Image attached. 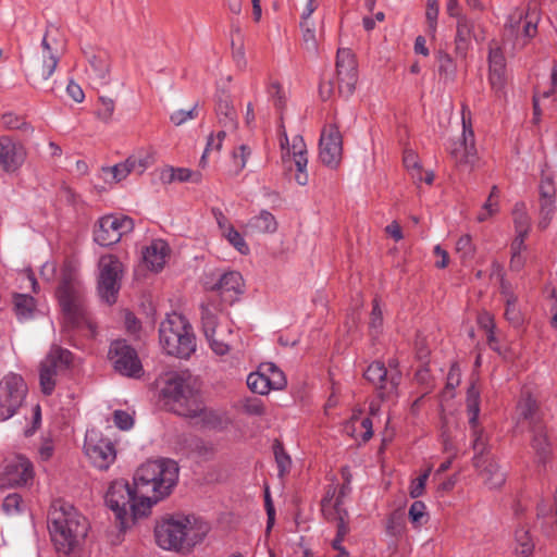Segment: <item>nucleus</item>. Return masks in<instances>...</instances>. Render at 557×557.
Here are the masks:
<instances>
[{"mask_svg": "<svg viewBox=\"0 0 557 557\" xmlns=\"http://www.w3.org/2000/svg\"><path fill=\"white\" fill-rule=\"evenodd\" d=\"M87 519L77 509L61 500H55L48 513V530L59 553L69 555L84 540L88 532Z\"/></svg>", "mask_w": 557, "mask_h": 557, "instance_id": "obj_1", "label": "nucleus"}, {"mask_svg": "<svg viewBox=\"0 0 557 557\" xmlns=\"http://www.w3.org/2000/svg\"><path fill=\"white\" fill-rule=\"evenodd\" d=\"M106 504L114 512L117 528L122 532L136 520L148 516L151 509V499L126 480L111 483L106 494Z\"/></svg>", "mask_w": 557, "mask_h": 557, "instance_id": "obj_2", "label": "nucleus"}, {"mask_svg": "<svg viewBox=\"0 0 557 557\" xmlns=\"http://www.w3.org/2000/svg\"><path fill=\"white\" fill-rule=\"evenodd\" d=\"M180 468L170 458L148 460L134 474V484L151 499V506L168 497L178 481Z\"/></svg>", "mask_w": 557, "mask_h": 557, "instance_id": "obj_3", "label": "nucleus"}, {"mask_svg": "<svg viewBox=\"0 0 557 557\" xmlns=\"http://www.w3.org/2000/svg\"><path fill=\"white\" fill-rule=\"evenodd\" d=\"M57 296L65 323L69 326L79 327L87 323L84 288L77 277L75 268L70 262L62 268Z\"/></svg>", "mask_w": 557, "mask_h": 557, "instance_id": "obj_4", "label": "nucleus"}, {"mask_svg": "<svg viewBox=\"0 0 557 557\" xmlns=\"http://www.w3.org/2000/svg\"><path fill=\"white\" fill-rule=\"evenodd\" d=\"M160 397L164 406L176 414L195 412L189 408L199 398L198 381L188 371L170 373L160 389Z\"/></svg>", "mask_w": 557, "mask_h": 557, "instance_id": "obj_5", "label": "nucleus"}, {"mask_svg": "<svg viewBox=\"0 0 557 557\" xmlns=\"http://www.w3.org/2000/svg\"><path fill=\"white\" fill-rule=\"evenodd\" d=\"M159 338L163 350L170 356L186 359L196 350L193 326L184 315L175 312L161 322Z\"/></svg>", "mask_w": 557, "mask_h": 557, "instance_id": "obj_6", "label": "nucleus"}, {"mask_svg": "<svg viewBox=\"0 0 557 557\" xmlns=\"http://www.w3.org/2000/svg\"><path fill=\"white\" fill-rule=\"evenodd\" d=\"M207 531V527L194 530L188 518H170L156 525L154 536L161 548L180 550L201 542Z\"/></svg>", "mask_w": 557, "mask_h": 557, "instance_id": "obj_7", "label": "nucleus"}, {"mask_svg": "<svg viewBox=\"0 0 557 557\" xmlns=\"http://www.w3.org/2000/svg\"><path fill=\"white\" fill-rule=\"evenodd\" d=\"M73 361V354L60 346H52L46 358L40 362L39 383L41 392L49 396L55 387V376L65 373Z\"/></svg>", "mask_w": 557, "mask_h": 557, "instance_id": "obj_8", "label": "nucleus"}, {"mask_svg": "<svg viewBox=\"0 0 557 557\" xmlns=\"http://www.w3.org/2000/svg\"><path fill=\"white\" fill-rule=\"evenodd\" d=\"M123 264L113 255L102 256L99 260L98 294L108 305L116 302L121 289Z\"/></svg>", "mask_w": 557, "mask_h": 557, "instance_id": "obj_9", "label": "nucleus"}, {"mask_svg": "<svg viewBox=\"0 0 557 557\" xmlns=\"http://www.w3.org/2000/svg\"><path fill=\"white\" fill-rule=\"evenodd\" d=\"M28 388L24 379L9 373L0 381V421L12 418L22 407Z\"/></svg>", "mask_w": 557, "mask_h": 557, "instance_id": "obj_10", "label": "nucleus"}, {"mask_svg": "<svg viewBox=\"0 0 557 557\" xmlns=\"http://www.w3.org/2000/svg\"><path fill=\"white\" fill-rule=\"evenodd\" d=\"M109 359L114 370L121 375L139 379L144 373L136 349L126 339H116L111 343Z\"/></svg>", "mask_w": 557, "mask_h": 557, "instance_id": "obj_11", "label": "nucleus"}, {"mask_svg": "<svg viewBox=\"0 0 557 557\" xmlns=\"http://www.w3.org/2000/svg\"><path fill=\"white\" fill-rule=\"evenodd\" d=\"M133 228L134 222L129 216L104 215L95 225L94 240L102 247H109L119 243Z\"/></svg>", "mask_w": 557, "mask_h": 557, "instance_id": "obj_12", "label": "nucleus"}, {"mask_svg": "<svg viewBox=\"0 0 557 557\" xmlns=\"http://www.w3.org/2000/svg\"><path fill=\"white\" fill-rule=\"evenodd\" d=\"M447 151L459 168H471L476 160L474 133L470 120L467 122L462 116V133L457 139H449Z\"/></svg>", "mask_w": 557, "mask_h": 557, "instance_id": "obj_13", "label": "nucleus"}, {"mask_svg": "<svg viewBox=\"0 0 557 557\" xmlns=\"http://www.w3.org/2000/svg\"><path fill=\"white\" fill-rule=\"evenodd\" d=\"M205 288L214 294L211 298L231 306L244 293V280L239 272L228 271L221 274L215 282L206 281Z\"/></svg>", "mask_w": 557, "mask_h": 557, "instance_id": "obj_14", "label": "nucleus"}, {"mask_svg": "<svg viewBox=\"0 0 557 557\" xmlns=\"http://www.w3.org/2000/svg\"><path fill=\"white\" fill-rule=\"evenodd\" d=\"M467 412L469 417V424L473 435V450L474 456H490V446L484 437L483 429L479 428V414H480V391L474 383L467 389Z\"/></svg>", "mask_w": 557, "mask_h": 557, "instance_id": "obj_15", "label": "nucleus"}, {"mask_svg": "<svg viewBox=\"0 0 557 557\" xmlns=\"http://www.w3.org/2000/svg\"><path fill=\"white\" fill-rule=\"evenodd\" d=\"M336 73L338 94L344 98L350 97L358 81L357 61L350 49L337 50Z\"/></svg>", "mask_w": 557, "mask_h": 557, "instance_id": "obj_16", "label": "nucleus"}, {"mask_svg": "<svg viewBox=\"0 0 557 557\" xmlns=\"http://www.w3.org/2000/svg\"><path fill=\"white\" fill-rule=\"evenodd\" d=\"M34 479L32 461L24 455L17 454L7 459L4 470L0 476L1 486H24Z\"/></svg>", "mask_w": 557, "mask_h": 557, "instance_id": "obj_17", "label": "nucleus"}, {"mask_svg": "<svg viewBox=\"0 0 557 557\" xmlns=\"http://www.w3.org/2000/svg\"><path fill=\"white\" fill-rule=\"evenodd\" d=\"M364 377L380 391V397L385 398L397 389L401 372L398 369L387 370L383 362L374 361L364 371Z\"/></svg>", "mask_w": 557, "mask_h": 557, "instance_id": "obj_18", "label": "nucleus"}, {"mask_svg": "<svg viewBox=\"0 0 557 557\" xmlns=\"http://www.w3.org/2000/svg\"><path fill=\"white\" fill-rule=\"evenodd\" d=\"M342 135L336 126L331 125L327 133L322 132L320 138V159L329 168H336L343 151Z\"/></svg>", "mask_w": 557, "mask_h": 557, "instance_id": "obj_19", "label": "nucleus"}, {"mask_svg": "<svg viewBox=\"0 0 557 557\" xmlns=\"http://www.w3.org/2000/svg\"><path fill=\"white\" fill-rule=\"evenodd\" d=\"M41 47L44 49L42 65L33 69L28 74V81L36 88H40L50 78L59 63V58L53 52V48L48 40V34L44 36Z\"/></svg>", "mask_w": 557, "mask_h": 557, "instance_id": "obj_20", "label": "nucleus"}, {"mask_svg": "<svg viewBox=\"0 0 557 557\" xmlns=\"http://www.w3.org/2000/svg\"><path fill=\"white\" fill-rule=\"evenodd\" d=\"M84 448L94 466L100 470H107L115 460L114 446L108 438H101L94 443L91 438L86 437Z\"/></svg>", "mask_w": 557, "mask_h": 557, "instance_id": "obj_21", "label": "nucleus"}, {"mask_svg": "<svg viewBox=\"0 0 557 557\" xmlns=\"http://www.w3.org/2000/svg\"><path fill=\"white\" fill-rule=\"evenodd\" d=\"M472 462L488 488H499L506 482V473L493 457L473 456Z\"/></svg>", "mask_w": 557, "mask_h": 557, "instance_id": "obj_22", "label": "nucleus"}, {"mask_svg": "<svg viewBox=\"0 0 557 557\" xmlns=\"http://www.w3.org/2000/svg\"><path fill=\"white\" fill-rule=\"evenodd\" d=\"M23 146L9 136L0 137V166L5 172L16 171L24 162Z\"/></svg>", "mask_w": 557, "mask_h": 557, "instance_id": "obj_23", "label": "nucleus"}, {"mask_svg": "<svg viewBox=\"0 0 557 557\" xmlns=\"http://www.w3.org/2000/svg\"><path fill=\"white\" fill-rule=\"evenodd\" d=\"M216 116L219 124L225 129H236L237 114L233 107L231 95L221 90L216 95Z\"/></svg>", "mask_w": 557, "mask_h": 557, "instance_id": "obj_24", "label": "nucleus"}, {"mask_svg": "<svg viewBox=\"0 0 557 557\" xmlns=\"http://www.w3.org/2000/svg\"><path fill=\"white\" fill-rule=\"evenodd\" d=\"M189 409H194L195 412H187L184 417L199 418L203 428L215 431H223L226 428L227 423L223 416L202 407L199 399Z\"/></svg>", "mask_w": 557, "mask_h": 557, "instance_id": "obj_25", "label": "nucleus"}, {"mask_svg": "<svg viewBox=\"0 0 557 557\" xmlns=\"http://www.w3.org/2000/svg\"><path fill=\"white\" fill-rule=\"evenodd\" d=\"M169 246L164 240H153L143 252L144 261L153 271H159L165 263Z\"/></svg>", "mask_w": 557, "mask_h": 557, "instance_id": "obj_26", "label": "nucleus"}, {"mask_svg": "<svg viewBox=\"0 0 557 557\" xmlns=\"http://www.w3.org/2000/svg\"><path fill=\"white\" fill-rule=\"evenodd\" d=\"M490 82L495 89H502L505 84L506 62L499 48L490 49Z\"/></svg>", "mask_w": 557, "mask_h": 557, "instance_id": "obj_27", "label": "nucleus"}, {"mask_svg": "<svg viewBox=\"0 0 557 557\" xmlns=\"http://www.w3.org/2000/svg\"><path fill=\"white\" fill-rule=\"evenodd\" d=\"M201 323L206 337L215 335L218 326V312L223 311L224 305L220 304L218 299L210 298L207 305H201Z\"/></svg>", "mask_w": 557, "mask_h": 557, "instance_id": "obj_28", "label": "nucleus"}, {"mask_svg": "<svg viewBox=\"0 0 557 557\" xmlns=\"http://www.w3.org/2000/svg\"><path fill=\"white\" fill-rule=\"evenodd\" d=\"M276 228L277 222L274 215L267 210H262L247 223V230L251 233H274Z\"/></svg>", "mask_w": 557, "mask_h": 557, "instance_id": "obj_29", "label": "nucleus"}, {"mask_svg": "<svg viewBox=\"0 0 557 557\" xmlns=\"http://www.w3.org/2000/svg\"><path fill=\"white\" fill-rule=\"evenodd\" d=\"M473 22L466 16H460L457 22L456 50L465 54L472 37Z\"/></svg>", "mask_w": 557, "mask_h": 557, "instance_id": "obj_30", "label": "nucleus"}, {"mask_svg": "<svg viewBox=\"0 0 557 557\" xmlns=\"http://www.w3.org/2000/svg\"><path fill=\"white\" fill-rule=\"evenodd\" d=\"M259 369L261 373L267 377V381L270 383L269 385L272 389L280 391L286 386L287 381L285 374L274 363H261Z\"/></svg>", "mask_w": 557, "mask_h": 557, "instance_id": "obj_31", "label": "nucleus"}, {"mask_svg": "<svg viewBox=\"0 0 557 557\" xmlns=\"http://www.w3.org/2000/svg\"><path fill=\"white\" fill-rule=\"evenodd\" d=\"M161 178L164 183H172L174 181L178 182H194L199 183L201 180V174L199 172H194L186 168H170L162 172Z\"/></svg>", "mask_w": 557, "mask_h": 557, "instance_id": "obj_32", "label": "nucleus"}, {"mask_svg": "<svg viewBox=\"0 0 557 557\" xmlns=\"http://www.w3.org/2000/svg\"><path fill=\"white\" fill-rule=\"evenodd\" d=\"M518 411L521 418L529 421L536 426V417L539 411V405L535 398L530 393L522 395L518 403Z\"/></svg>", "mask_w": 557, "mask_h": 557, "instance_id": "obj_33", "label": "nucleus"}, {"mask_svg": "<svg viewBox=\"0 0 557 557\" xmlns=\"http://www.w3.org/2000/svg\"><path fill=\"white\" fill-rule=\"evenodd\" d=\"M532 448L535 450L539 461L545 463L550 449L546 434L540 425L533 426Z\"/></svg>", "mask_w": 557, "mask_h": 557, "instance_id": "obj_34", "label": "nucleus"}, {"mask_svg": "<svg viewBox=\"0 0 557 557\" xmlns=\"http://www.w3.org/2000/svg\"><path fill=\"white\" fill-rule=\"evenodd\" d=\"M90 69L95 75V78L100 85H107L109 83V62L106 55H92L89 59Z\"/></svg>", "mask_w": 557, "mask_h": 557, "instance_id": "obj_35", "label": "nucleus"}, {"mask_svg": "<svg viewBox=\"0 0 557 557\" xmlns=\"http://www.w3.org/2000/svg\"><path fill=\"white\" fill-rule=\"evenodd\" d=\"M273 454L275 458V462L277 466V474L280 478H284L290 469L292 459L289 455L286 453L284 445L281 441L275 440L273 443Z\"/></svg>", "mask_w": 557, "mask_h": 557, "instance_id": "obj_36", "label": "nucleus"}, {"mask_svg": "<svg viewBox=\"0 0 557 557\" xmlns=\"http://www.w3.org/2000/svg\"><path fill=\"white\" fill-rule=\"evenodd\" d=\"M14 312L18 319H27L34 309V298L24 294H16L13 299Z\"/></svg>", "mask_w": 557, "mask_h": 557, "instance_id": "obj_37", "label": "nucleus"}, {"mask_svg": "<svg viewBox=\"0 0 557 557\" xmlns=\"http://www.w3.org/2000/svg\"><path fill=\"white\" fill-rule=\"evenodd\" d=\"M269 384L270 383L267 381V377L261 373L259 368L256 372H251L247 376V386L252 393L259 395L268 394L272 389Z\"/></svg>", "mask_w": 557, "mask_h": 557, "instance_id": "obj_38", "label": "nucleus"}, {"mask_svg": "<svg viewBox=\"0 0 557 557\" xmlns=\"http://www.w3.org/2000/svg\"><path fill=\"white\" fill-rule=\"evenodd\" d=\"M436 60L440 75L445 79H454L456 75V64L453 58L448 53L440 50L436 54Z\"/></svg>", "mask_w": 557, "mask_h": 557, "instance_id": "obj_39", "label": "nucleus"}, {"mask_svg": "<svg viewBox=\"0 0 557 557\" xmlns=\"http://www.w3.org/2000/svg\"><path fill=\"white\" fill-rule=\"evenodd\" d=\"M228 243L242 255H247L249 252V247L246 244L242 234L236 231L232 225L227 226L226 232L224 233Z\"/></svg>", "mask_w": 557, "mask_h": 557, "instance_id": "obj_40", "label": "nucleus"}, {"mask_svg": "<svg viewBox=\"0 0 557 557\" xmlns=\"http://www.w3.org/2000/svg\"><path fill=\"white\" fill-rule=\"evenodd\" d=\"M555 211V199H540V215L539 227L545 230Z\"/></svg>", "mask_w": 557, "mask_h": 557, "instance_id": "obj_41", "label": "nucleus"}, {"mask_svg": "<svg viewBox=\"0 0 557 557\" xmlns=\"http://www.w3.org/2000/svg\"><path fill=\"white\" fill-rule=\"evenodd\" d=\"M342 478L344 480L343 484L339 487L338 495L336 496L334 503V509H338L343 505V499L350 493L351 487V473L348 467L342 468Z\"/></svg>", "mask_w": 557, "mask_h": 557, "instance_id": "obj_42", "label": "nucleus"}, {"mask_svg": "<svg viewBox=\"0 0 557 557\" xmlns=\"http://www.w3.org/2000/svg\"><path fill=\"white\" fill-rule=\"evenodd\" d=\"M506 319L515 326H518L522 322V315L520 310L517 308V298L510 295L506 300Z\"/></svg>", "mask_w": 557, "mask_h": 557, "instance_id": "obj_43", "label": "nucleus"}, {"mask_svg": "<svg viewBox=\"0 0 557 557\" xmlns=\"http://www.w3.org/2000/svg\"><path fill=\"white\" fill-rule=\"evenodd\" d=\"M243 410L246 414L261 417L265 413L263 401L258 397H248L243 403Z\"/></svg>", "mask_w": 557, "mask_h": 557, "instance_id": "obj_44", "label": "nucleus"}, {"mask_svg": "<svg viewBox=\"0 0 557 557\" xmlns=\"http://www.w3.org/2000/svg\"><path fill=\"white\" fill-rule=\"evenodd\" d=\"M198 104L195 103L189 110H177L170 115V121L180 126L187 122L188 120H193L198 116Z\"/></svg>", "mask_w": 557, "mask_h": 557, "instance_id": "obj_45", "label": "nucleus"}, {"mask_svg": "<svg viewBox=\"0 0 557 557\" xmlns=\"http://www.w3.org/2000/svg\"><path fill=\"white\" fill-rule=\"evenodd\" d=\"M302 39L307 50L317 51L318 44L314 34V26L310 22H300Z\"/></svg>", "mask_w": 557, "mask_h": 557, "instance_id": "obj_46", "label": "nucleus"}, {"mask_svg": "<svg viewBox=\"0 0 557 557\" xmlns=\"http://www.w3.org/2000/svg\"><path fill=\"white\" fill-rule=\"evenodd\" d=\"M295 166H296V175L295 180L300 186H305L308 183V174H307V164L308 158L307 156H299L297 158H293Z\"/></svg>", "mask_w": 557, "mask_h": 557, "instance_id": "obj_47", "label": "nucleus"}, {"mask_svg": "<svg viewBox=\"0 0 557 557\" xmlns=\"http://www.w3.org/2000/svg\"><path fill=\"white\" fill-rule=\"evenodd\" d=\"M437 16H438V0H428L425 17L428 21V30L431 34H434L436 30Z\"/></svg>", "mask_w": 557, "mask_h": 557, "instance_id": "obj_48", "label": "nucleus"}, {"mask_svg": "<svg viewBox=\"0 0 557 557\" xmlns=\"http://www.w3.org/2000/svg\"><path fill=\"white\" fill-rule=\"evenodd\" d=\"M372 305L373 306L370 315L369 326L373 332L379 333L383 324V315L380 307V300L375 297L372 301Z\"/></svg>", "mask_w": 557, "mask_h": 557, "instance_id": "obj_49", "label": "nucleus"}, {"mask_svg": "<svg viewBox=\"0 0 557 557\" xmlns=\"http://www.w3.org/2000/svg\"><path fill=\"white\" fill-rule=\"evenodd\" d=\"M22 497L21 495L13 493L9 494L2 502V509L8 515L21 512Z\"/></svg>", "mask_w": 557, "mask_h": 557, "instance_id": "obj_50", "label": "nucleus"}, {"mask_svg": "<svg viewBox=\"0 0 557 557\" xmlns=\"http://www.w3.org/2000/svg\"><path fill=\"white\" fill-rule=\"evenodd\" d=\"M425 504L421 500H414L409 508V519L414 524H422L423 519L426 517Z\"/></svg>", "mask_w": 557, "mask_h": 557, "instance_id": "obj_51", "label": "nucleus"}, {"mask_svg": "<svg viewBox=\"0 0 557 557\" xmlns=\"http://www.w3.org/2000/svg\"><path fill=\"white\" fill-rule=\"evenodd\" d=\"M99 101L100 107L97 111L98 117L107 122L111 119L114 112V101L111 98L104 96L99 97Z\"/></svg>", "mask_w": 557, "mask_h": 557, "instance_id": "obj_52", "label": "nucleus"}, {"mask_svg": "<svg viewBox=\"0 0 557 557\" xmlns=\"http://www.w3.org/2000/svg\"><path fill=\"white\" fill-rule=\"evenodd\" d=\"M2 124L9 129H20L26 125L24 119L13 112H5L1 116Z\"/></svg>", "mask_w": 557, "mask_h": 557, "instance_id": "obj_53", "label": "nucleus"}, {"mask_svg": "<svg viewBox=\"0 0 557 557\" xmlns=\"http://www.w3.org/2000/svg\"><path fill=\"white\" fill-rule=\"evenodd\" d=\"M114 424L123 431L129 430L134 424L132 416L124 410H115L113 413Z\"/></svg>", "mask_w": 557, "mask_h": 557, "instance_id": "obj_54", "label": "nucleus"}, {"mask_svg": "<svg viewBox=\"0 0 557 557\" xmlns=\"http://www.w3.org/2000/svg\"><path fill=\"white\" fill-rule=\"evenodd\" d=\"M251 154V150L247 145H240L237 150L233 151V159L237 166V171H242L247 163L248 157Z\"/></svg>", "mask_w": 557, "mask_h": 557, "instance_id": "obj_55", "label": "nucleus"}, {"mask_svg": "<svg viewBox=\"0 0 557 557\" xmlns=\"http://www.w3.org/2000/svg\"><path fill=\"white\" fill-rule=\"evenodd\" d=\"M540 199H555V186L552 177L543 176L539 186Z\"/></svg>", "mask_w": 557, "mask_h": 557, "instance_id": "obj_56", "label": "nucleus"}, {"mask_svg": "<svg viewBox=\"0 0 557 557\" xmlns=\"http://www.w3.org/2000/svg\"><path fill=\"white\" fill-rule=\"evenodd\" d=\"M287 156L288 157L292 156L293 158H297L299 156H302V157L307 156V147H306L302 136H300V135L294 136L292 146H290V148L287 149Z\"/></svg>", "mask_w": 557, "mask_h": 557, "instance_id": "obj_57", "label": "nucleus"}, {"mask_svg": "<svg viewBox=\"0 0 557 557\" xmlns=\"http://www.w3.org/2000/svg\"><path fill=\"white\" fill-rule=\"evenodd\" d=\"M269 95L273 99L274 106L277 110H282L285 107V97L282 91V87L278 83H272L269 86Z\"/></svg>", "mask_w": 557, "mask_h": 557, "instance_id": "obj_58", "label": "nucleus"}, {"mask_svg": "<svg viewBox=\"0 0 557 557\" xmlns=\"http://www.w3.org/2000/svg\"><path fill=\"white\" fill-rule=\"evenodd\" d=\"M33 418H32V425L26 428L24 431V435L26 437H30L35 434V432L39 429L41 424V408L37 404L33 407Z\"/></svg>", "mask_w": 557, "mask_h": 557, "instance_id": "obj_59", "label": "nucleus"}, {"mask_svg": "<svg viewBox=\"0 0 557 557\" xmlns=\"http://www.w3.org/2000/svg\"><path fill=\"white\" fill-rule=\"evenodd\" d=\"M456 249L463 258L472 256L473 246L471 237L469 235H462L456 243Z\"/></svg>", "mask_w": 557, "mask_h": 557, "instance_id": "obj_60", "label": "nucleus"}, {"mask_svg": "<svg viewBox=\"0 0 557 557\" xmlns=\"http://www.w3.org/2000/svg\"><path fill=\"white\" fill-rule=\"evenodd\" d=\"M497 210H498L497 201L495 199L488 197L487 200L485 201V203L483 205L482 211L478 215V220L480 222H483V221L487 220L492 214L497 212Z\"/></svg>", "mask_w": 557, "mask_h": 557, "instance_id": "obj_61", "label": "nucleus"}, {"mask_svg": "<svg viewBox=\"0 0 557 557\" xmlns=\"http://www.w3.org/2000/svg\"><path fill=\"white\" fill-rule=\"evenodd\" d=\"M103 171L112 174L115 182H120L129 174V169H126L122 163L115 164L111 168H103Z\"/></svg>", "mask_w": 557, "mask_h": 557, "instance_id": "obj_62", "label": "nucleus"}, {"mask_svg": "<svg viewBox=\"0 0 557 557\" xmlns=\"http://www.w3.org/2000/svg\"><path fill=\"white\" fill-rule=\"evenodd\" d=\"M66 92L75 102H82L85 98L82 87L73 81L69 82Z\"/></svg>", "mask_w": 557, "mask_h": 557, "instance_id": "obj_63", "label": "nucleus"}, {"mask_svg": "<svg viewBox=\"0 0 557 557\" xmlns=\"http://www.w3.org/2000/svg\"><path fill=\"white\" fill-rule=\"evenodd\" d=\"M207 341L209 342V345L211 347V349L216 354V355H220V356H224L230 350V347L226 343H224L223 341H219L215 338V335L212 336V337H206Z\"/></svg>", "mask_w": 557, "mask_h": 557, "instance_id": "obj_64", "label": "nucleus"}]
</instances>
